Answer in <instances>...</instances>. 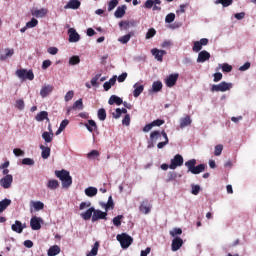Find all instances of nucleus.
<instances>
[{
	"label": "nucleus",
	"mask_w": 256,
	"mask_h": 256,
	"mask_svg": "<svg viewBox=\"0 0 256 256\" xmlns=\"http://www.w3.org/2000/svg\"><path fill=\"white\" fill-rule=\"evenodd\" d=\"M139 209L141 213H144V215H148V213L151 212V206H149L146 201L141 203Z\"/></svg>",
	"instance_id": "obj_33"
},
{
	"label": "nucleus",
	"mask_w": 256,
	"mask_h": 256,
	"mask_svg": "<svg viewBox=\"0 0 256 256\" xmlns=\"http://www.w3.org/2000/svg\"><path fill=\"white\" fill-rule=\"evenodd\" d=\"M85 127L90 133L97 131V123H95L94 120H88V123L85 124Z\"/></svg>",
	"instance_id": "obj_32"
},
{
	"label": "nucleus",
	"mask_w": 256,
	"mask_h": 256,
	"mask_svg": "<svg viewBox=\"0 0 256 256\" xmlns=\"http://www.w3.org/2000/svg\"><path fill=\"white\" fill-rule=\"evenodd\" d=\"M25 228V224L23 225L21 221L16 220L15 224L11 226L12 231L15 233H23V229Z\"/></svg>",
	"instance_id": "obj_21"
},
{
	"label": "nucleus",
	"mask_w": 256,
	"mask_h": 256,
	"mask_svg": "<svg viewBox=\"0 0 256 256\" xmlns=\"http://www.w3.org/2000/svg\"><path fill=\"white\" fill-rule=\"evenodd\" d=\"M122 125H125L126 127H129L131 125V116L129 114H126L122 120Z\"/></svg>",
	"instance_id": "obj_53"
},
{
	"label": "nucleus",
	"mask_w": 256,
	"mask_h": 256,
	"mask_svg": "<svg viewBox=\"0 0 256 256\" xmlns=\"http://www.w3.org/2000/svg\"><path fill=\"white\" fill-rule=\"evenodd\" d=\"M172 251H179L183 247V239L181 237H175L172 240Z\"/></svg>",
	"instance_id": "obj_17"
},
{
	"label": "nucleus",
	"mask_w": 256,
	"mask_h": 256,
	"mask_svg": "<svg viewBox=\"0 0 256 256\" xmlns=\"http://www.w3.org/2000/svg\"><path fill=\"white\" fill-rule=\"evenodd\" d=\"M12 184H13V175H6L5 177L0 179V185L1 187H3V189L11 188Z\"/></svg>",
	"instance_id": "obj_9"
},
{
	"label": "nucleus",
	"mask_w": 256,
	"mask_h": 256,
	"mask_svg": "<svg viewBox=\"0 0 256 256\" xmlns=\"http://www.w3.org/2000/svg\"><path fill=\"white\" fill-rule=\"evenodd\" d=\"M145 87L143 85H139V84H134V91H133V95L134 97H139V95H141L144 91Z\"/></svg>",
	"instance_id": "obj_31"
},
{
	"label": "nucleus",
	"mask_w": 256,
	"mask_h": 256,
	"mask_svg": "<svg viewBox=\"0 0 256 256\" xmlns=\"http://www.w3.org/2000/svg\"><path fill=\"white\" fill-rule=\"evenodd\" d=\"M61 253V247L54 245L48 249V256H56Z\"/></svg>",
	"instance_id": "obj_28"
},
{
	"label": "nucleus",
	"mask_w": 256,
	"mask_h": 256,
	"mask_svg": "<svg viewBox=\"0 0 256 256\" xmlns=\"http://www.w3.org/2000/svg\"><path fill=\"white\" fill-rule=\"evenodd\" d=\"M161 137H163L164 141L157 144L158 149H163L165 145H169V137L167 136V132H165V130H162V132L155 130L150 133V141H152V143H157L159 140H161Z\"/></svg>",
	"instance_id": "obj_1"
},
{
	"label": "nucleus",
	"mask_w": 256,
	"mask_h": 256,
	"mask_svg": "<svg viewBox=\"0 0 256 256\" xmlns=\"http://www.w3.org/2000/svg\"><path fill=\"white\" fill-rule=\"evenodd\" d=\"M94 211H95V208L91 207L87 211L81 213L80 215L82 219H84V221H89V219L93 217Z\"/></svg>",
	"instance_id": "obj_24"
},
{
	"label": "nucleus",
	"mask_w": 256,
	"mask_h": 256,
	"mask_svg": "<svg viewBox=\"0 0 256 256\" xmlns=\"http://www.w3.org/2000/svg\"><path fill=\"white\" fill-rule=\"evenodd\" d=\"M117 5H119V1L118 0H111L108 3V11H113V9H115V7H117Z\"/></svg>",
	"instance_id": "obj_51"
},
{
	"label": "nucleus",
	"mask_w": 256,
	"mask_h": 256,
	"mask_svg": "<svg viewBox=\"0 0 256 256\" xmlns=\"http://www.w3.org/2000/svg\"><path fill=\"white\" fill-rule=\"evenodd\" d=\"M22 165L33 166V165H35V160H33L31 158H24V159H22Z\"/></svg>",
	"instance_id": "obj_56"
},
{
	"label": "nucleus",
	"mask_w": 256,
	"mask_h": 256,
	"mask_svg": "<svg viewBox=\"0 0 256 256\" xmlns=\"http://www.w3.org/2000/svg\"><path fill=\"white\" fill-rule=\"evenodd\" d=\"M54 134L53 132L49 133L47 131L42 133V139H44L45 143H51L53 141Z\"/></svg>",
	"instance_id": "obj_35"
},
{
	"label": "nucleus",
	"mask_w": 256,
	"mask_h": 256,
	"mask_svg": "<svg viewBox=\"0 0 256 256\" xmlns=\"http://www.w3.org/2000/svg\"><path fill=\"white\" fill-rule=\"evenodd\" d=\"M16 75L19 77V79H28V81H33L35 79V74H33V70L27 71V69H18L16 71Z\"/></svg>",
	"instance_id": "obj_6"
},
{
	"label": "nucleus",
	"mask_w": 256,
	"mask_h": 256,
	"mask_svg": "<svg viewBox=\"0 0 256 256\" xmlns=\"http://www.w3.org/2000/svg\"><path fill=\"white\" fill-rule=\"evenodd\" d=\"M109 209H115V203L113 202V197L109 196L107 204H105V211H109Z\"/></svg>",
	"instance_id": "obj_40"
},
{
	"label": "nucleus",
	"mask_w": 256,
	"mask_h": 256,
	"mask_svg": "<svg viewBox=\"0 0 256 256\" xmlns=\"http://www.w3.org/2000/svg\"><path fill=\"white\" fill-rule=\"evenodd\" d=\"M197 165V160L191 159L185 162V167L188 169V173H192V175H199V173H203L205 171V164Z\"/></svg>",
	"instance_id": "obj_3"
},
{
	"label": "nucleus",
	"mask_w": 256,
	"mask_h": 256,
	"mask_svg": "<svg viewBox=\"0 0 256 256\" xmlns=\"http://www.w3.org/2000/svg\"><path fill=\"white\" fill-rule=\"evenodd\" d=\"M81 63V58L75 55L69 58V65H79Z\"/></svg>",
	"instance_id": "obj_43"
},
{
	"label": "nucleus",
	"mask_w": 256,
	"mask_h": 256,
	"mask_svg": "<svg viewBox=\"0 0 256 256\" xmlns=\"http://www.w3.org/2000/svg\"><path fill=\"white\" fill-rule=\"evenodd\" d=\"M201 49H203V46L201 45V43L199 41H195L192 47V50L194 51V53H199Z\"/></svg>",
	"instance_id": "obj_48"
},
{
	"label": "nucleus",
	"mask_w": 256,
	"mask_h": 256,
	"mask_svg": "<svg viewBox=\"0 0 256 256\" xmlns=\"http://www.w3.org/2000/svg\"><path fill=\"white\" fill-rule=\"evenodd\" d=\"M133 35H135V32H130V33L120 37L118 39V41L120 43H122V45H126V43H129V41H131V37H133Z\"/></svg>",
	"instance_id": "obj_29"
},
{
	"label": "nucleus",
	"mask_w": 256,
	"mask_h": 256,
	"mask_svg": "<svg viewBox=\"0 0 256 256\" xmlns=\"http://www.w3.org/2000/svg\"><path fill=\"white\" fill-rule=\"evenodd\" d=\"M214 79V83H219V81H221V79H223V74L221 72H217V73H214L213 75Z\"/></svg>",
	"instance_id": "obj_61"
},
{
	"label": "nucleus",
	"mask_w": 256,
	"mask_h": 256,
	"mask_svg": "<svg viewBox=\"0 0 256 256\" xmlns=\"http://www.w3.org/2000/svg\"><path fill=\"white\" fill-rule=\"evenodd\" d=\"M161 89H163V83L161 81L153 82L152 91H154V93H159Z\"/></svg>",
	"instance_id": "obj_37"
},
{
	"label": "nucleus",
	"mask_w": 256,
	"mask_h": 256,
	"mask_svg": "<svg viewBox=\"0 0 256 256\" xmlns=\"http://www.w3.org/2000/svg\"><path fill=\"white\" fill-rule=\"evenodd\" d=\"M221 153H223V145L222 144H218V145L215 146L214 155L216 157H219V155H221Z\"/></svg>",
	"instance_id": "obj_49"
},
{
	"label": "nucleus",
	"mask_w": 256,
	"mask_h": 256,
	"mask_svg": "<svg viewBox=\"0 0 256 256\" xmlns=\"http://www.w3.org/2000/svg\"><path fill=\"white\" fill-rule=\"evenodd\" d=\"M119 27L124 29V31H127V29H129V21H121Z\"/></svg>",
	"instance_id": "obj_63"
},
{
	"label": "nucleus",
	"mask_w": 256,
	"mask_h": 256,
	"mask_svg": "<svg viewBox=\"0 0 256 256\" xmlns=\"http://www.w3.org/2000/svg\"><path fill=\"white\" fill-rule=\"evenodd\" d=\"M100 153L98 150H92L87 154L88 159H97L99 157Z\"/></svg>",
	"instance_id": "obj_47"
},
{
	"label": "nucleus",
	"mask_w": 256,
	"mask_h": 256,
	"mask_svg": "<svg viewBox=\"0 0 256 256\" xmlns=\"http://www.w3.org/2000/svg\"><path fill=\"white\" fill-rule=\"evenodd\" d=\"M9 205H11V199L6 198L0 201V213H3V211L9 207Z\"/></svg>",
	"instance_id": "obj_34"
},
{
	"label": "nucleus",
	"mask_w": 256,
	"mask_h": 256,
	"mask_svg": "<svg viewBox=\"0 0 256 256\" xmlns=\"http://www.w3.org/2000/svg\"><path fill=\"white\" fill-rule=\"evenodd\" d=\"M98 119L100 121H105L107 119V111H105V108H100L98 110Z\"/></svg>",
	"instance_id": "obj_39"
},
{
	"label": "nucleus",
	"mask_w": 256,
	"mask_h": 256,
	"mask_svg": "<svg viewBox=\"0 0 256 256\" xmlns=\"http://www.w3.org/2000/svg\"><path fill=\"white\" fill-rule=\"evenodd\" d=\"M191 123H192L191 116L187 115L186 117L181 118L180 128L185 129V127H189V125H191Z\"/></svg>",
	"instance_id": "obj_27"
},
{
	"label": "nucleus",
	"mask_w": 256,
	"mask_h": 256,
	"mask_svg": "<svg viewBox=\"0 0 256 256\" xmlns=\"http://www.w3.org/2000/svg\"><path fill=\"white\" fill-rule=\"evenodd\" d=\"M55 176L62 181L63 189H69L73 185V178L67 170H56Z\"/></svg>",
	"instance_id": "obj_2"
},
{
	"label": "nucleus",
	"mask_w": 256,
	"mask_h": 256,
	"mask_svg": "<svg viewBox=\"0 0 256 256\" xmlns=\"http://www.w3.org/2000/svg\"><path fill=\"white\" fill-rule=\"evenodd\" d=\"M81 7V2L79 0H70L65 6L64 9H79Z\"/></svg>",
	"instance_id": "obj_20"
},
{
	"label": "nucleus",
	"mask_w": 256,
	"mask_h": 256,
	"mask_svg": "<svg viewBox=\"0 0 256 256\" xmlns=\"http://www.w3.org/2000/svg\"><path fill=\"white\" fill-rule=\"evenodd\" d=\"M37 25H39V21L35 18H32L31 21L26 23L28 29H33V27H37Z\"/></svg>",
	"instance_id": "obj_45"
},
{
	"label": "nucleus",
	"mask_w": 256,
	"mask_h": 256,
	"mask_svg": "<svg viewBox=\"0 0 256 256\" xmlns=\"http://www.w3.org/2000/svg\"><path fill=\"white\" fill-rule=\"evenodd\" d=\"M199 191H201V186L192 185V190H191L192 195H199Z\"/></svg>",
	"instance_id": "obj_62"
},
{
	"label": "nucleus",
	"mask_w": 256,
	"mask_h": 256,
	"mask_svg": "<svg viewBox=\"0 0 256 256\" xmlns=\"http://www.w3.org/2000/svg\"><path fill=\"white\" fill-rule=\"evenodd\" d=\"M85 195H87V197H95V195H97V188L91 186L86 188Z\"/></svg>",
	"instance_id": "obj_36"
},
{
	"label": "nucleus",
	"mask_w": 256,
	"mask_h": 256,
	"mask_svg": "<svg viewBox=\"0 0 256 256\" xmlns=\"http://www.w3.org/2000/svg\"><path fill=\"white\" fill-rule=\"evenodd\" d=\"M41 223H43V219L34 216L30 220V227L33 231H39L41 229Z\"/></svg>",
	"instance_id": "obj_11"
},
{
	"label": "nucleus",
	"mask_w": 256,
	"mask_h": 256,
	"mask_svg": "<svg viewBox=\"0 0 256 256\" xmlns=\"http://www.w3.org/2000/svg\"><path fill=\"white\" fill-rule=\"evenodd\" d=\"M99 219L107 220V212L95 210L94 208V214H92V223H95V221H99Z\"/></svg>",
	"instance_id": "obj_13"
},
{
	"label": "nucleus",
	"mask_w": 256,
	"mask_h": 256,
	"mask_svg": "<svg viewBox=\"0 0 256 256\" xmlns=\"http://www.w3.org/2000/svg\"><path fill=\"white\" fill-rule=\"evenodd\" d=\"M35 119L39 122L45 121V119L49 121V113L47 111H41L35 116Z\"/></svg>",
	"instance_id": "obj_30"
},
{
	"label": "nucleus",
	"mask_w": 256,
	"mask_h": 256,
	"mask_svg": "<svg viewBox=\"0 0 256 256\" xmlns=\"http://www.w3.org/2000/svg\"><path fill=\"white\" fill-rule=\"evenodd\" d=\"M67 125H69V120H63L61 123H60V126L58 128V130L56 131V135H59L61 132L64 131L65 127H67Z\"/></svg>",
	"instance_id": "obj_42"
},
{
	"label": "nucleus",
	"mask_w": 256,
	"mask_h": 256,
	"mask_svg": "<svg viewBox=\"0 0 256 256\" xmlns=\"http://www.w3.org/2000/svg\"><path fill=\"white\" fill-rule=\"evenodd\" d=\"M126 11L127 5L118 6L114 13V16L116 17V19H122V17H125Z\"/></svg>",
	"instance_id": "obj_18"
},
{
	"label": "nucleus",
	"mask_w": 256,
	"mask_h": 256,
	"mask_svg": "<svg viewBox=\"0 0 256 256\" xmlns=\"http://www.w3.org/2000/svg\"><path fill=\"white\" fill-rule=\"evenodd\" d=\"M109 105H123V99L117 95H112L108 100Z\"/></svg>",
	"instance_id": "obj_23"
},
{
	"label": "nucleus",
	"mask_w": 256,
	"mask_h": 256,
	"mask_svg": "<svg viewBox=\"0 0 256 256\" xmlns=\"http://www.w3.org/2000/svg\"><path fill=\"white\" fill-rule=\"evenodd\" d=\"M216 5H222V7H229L230 5H233V0H216Z\"/></svg>",
	"instance_id": "obj_41"
},
{
	"label": "nucleus",
	"mask_w": 256,
	"mask_h": 256,
	"mask_svg": "<svg viewBox=\"0 0 256 256\" xmlns=\"http://www.w3.org/2000/svg\"><path fill=\"white\" fill-rule=\"evenodd\" d=\"M155 35H157V31L154 28H150L146 33V39H152Z\"/></svg>",
	"instance_id": "obj_55"
},
{
	"label": "nucleus",
	"mask_w": 256,
	"mask_h": 256,
	"mask_svg": "<svg viewBox=\"0 0 256 256\" xmlns=\"http://www.w3.org/2000/svg\"><path fill=\"white\" fill-rule=\"evenodd\" d=\"M151 123H152V127H161V125L165 124V120L157 119L152 121Z\"/></svg>",
	"instance_id": "obj_59"
},
{
	"label": "nucleus",
	"mask_w": 256,
	"mask_h": 256,
	"mask_svg": "<svg viewBox=\"0 0 256 256\" xmlns=\"http://www.w3.org/2000/svg\"><path fill=\"white\" fill-rule=\"evenodd\" d=\"M4 53L5 55L0 54V61H7L9 57H13V55H15V50L13 48H6Z\"/></svg>",
	"instance_id": "obj_19"
},
{
	"label": "nucleus",
	"mask_w": 256,
	"mask_h": 256,
	"mask_svg": "<svg viewBox=\"0 0 256 256\" xmlns=\"http://www.w3.org/2000/svg\"><path fill=\"white\" fill-rule=\"evenodd\" d=\"M68 35L69 43H77L81 39V36L79 35V33H77V30H75V28H70L68 30Z\"/></svg>",
	"instance_id": "obj_12"
},
{
	"label": "nucleus",
	"mask_w": 256,
	"mask_h": 256,
	"mask_svg": "<svg viewBox=\"0 0 256 256\" xmlns=\"http://www.w3.org/2000/svg\"><path fill=\"white\" fill-rule=\"evenodd\" d=\"M178 80H179V73L170 74L165 80L166 86L175 87V85H177Z\"/></svg>",
	"instance_id": "obj_10"
},
{
	"label": "nucleus",
	"mask_w": 256,
	"mask_h": 256,
	"mask_svg": "<svg viewBox=\"0 0 256 256\" xmlns=\"http://www.w3.org/2000/svg\"><path fill=\"white\" fill-rule=\"evenodd\" d=\"M117 241H119L123 249H129L133 244V237L129 236L127 233L118 234L116 236Z\"/></svg>",
	"instance_id": "obj_4"
},
{
	"label": "nucleus",
	"mask_w": 256,
	"mask_h": 256,
	"mask_svg": "<svg viewBox=\"0 0 256 256\" xmlns=\"http://www.w3.org/2000/svg\"><path fill=\"white\" fill-rule=\"evenodd\" d=\"M47 13H48L47 8H41V9L34 8L31 10V15H33V17H37L38 19L45 17Z\"/></svg>",
	"instance_id": "obj_15"
},
{
	"label": "nucleus",
	"mask_w": 256,
	"mask_h": 256,
	"mask_svg": "<svg viewBox=\"0 0 256 256\" xmlns=\"http://www.w3.org/2000/svg\"><path fill=\"white\" fill-rule=\"evenodd\" d=\"M47 52L50 54V55H57V53H59V49L57 47H49L47 49Z\"/></svg>",
	"instance_id": "obj_64"
},
{
	"label": "nucleus",
	"mask_w": 256,
	"mask_h": 256,
	"mask_svg": "<svg viewBox=\"0 0 256 256\" xmlns=\"http://www.w3.org/2000/svg\"><path fill=\"white\" fill-rule=\"evenodd\" d=\"M233 87V84L231 83H227L225 81L219 83V84H213L211 87V92L212 93H225V91H229L231 90V88Z\"/></svg>",
	"instance_id": "obj_5"
},
{
	"label": "nucleus",
	"mask_w": 256,
	"mask_h": 256,
	"mask_svg": "<svg viewBox=\"0 0 256 256\" xmlns=\"http://www.w3.org/2000/svg\"><path fill=\"white\" fill-rule=\"evenodd\" d=\"M52 91H53V86L52 85H44L42 87V89L40 90V95H41V97L45 98Z\"/></svg>",
	"instance_id": "obj_26"
},
{
	"label": "nucleus",
	"mask_w": 256,
	"mask_h": 256,
	"mask_svg": "<svg viewBox=\"0 0 256 256\" xmlns=\"http://www.w3.org/2000/svg\"><path fill=\"white\" fill-rule=\"evenodd\" d=\"M211 59V54L207 50H203L198 54L197 63H205Z\"/></svg>",
	"instance_id": "obj_16"
},
{
	"label": "nucleus",
	"mask_w": 256,
	"mask_h": 256,
	"mask_svg": "<svg viewBox=\"0 0 256 256\" xmlns=\"http://www.w3.org/2000/svg\"><path fill=\"white\" fill-rule=\"evenodd\" d=\"M16 108L19 109V111H23L25 109V101L23 100H17L16 101Z\"/></svg>",
	"instance_id": "obj_58"
},
{
	"label": "nucleus",
	"mask_w": 256,
	"mask_h": 256,
	"mask_svg": "<svg viewBox=\"0 0 256 256\" xmlns=\"http://www.w3.org/2000/svg\"><path fill=\"white\" fill-rule=\"evenodd\" d=\"M161 0H147L144 4L145 9H153V11H161Z\"/></svg>",
	"instance_id": "obj_7"
},
{
	"label": "nucleus",
	"mask_w": 256,
	"mask_h": 256,
	"mask_svg": "<svg viewBox=\"0 0 256 256\" xmlns=\"http://www.w3.org/2000/svg\"><path fill=\"white\" fill-rule=\"evenodd\" d=\"M175 21V13H169L165 18V23H173Z\"/></svg>",
	"instance_id": "obj_57"
},
{
	"label": "nucleus",
	"mask_w": 256,
	"mask_h": 256,
	"mask_svg": "<svg viewBox=\"0 0 256 256\" xmlns=\"http://www.w3.org/2000/svg\"><path fill=\"white\" fill-rule=\"evenodd\" d=\"M99 253V242H95L91 251L86 256H97Z\"/></svg>",
	"instance_id": "obj_38"
},
{
	"label": "nucleus",
	"mask_w": 256,
	"mask_h": 256,
	"mask_svg": "<svg viewBox=\"0 0 256 256\" xmlns=\"http://www.w3.org/2000/svg\"><path fill=\"white\" fill-rule=\"evenodd\" d=\"M46 187L51 191H55V189H59V181L55 179L48 180Z\"/></svg>",
	"instance_id": "obj_25"
},
{
	"label": "nucleus",
	"mask_w": 256,
	"mask_h": 256,
	"mask_svg": "<svg viewBox=\"0 0 256 256\" xmlns=\"http://www.w3.org/2000/svg\"><path fill=\"white\" fill-rule=\"evenodd\" d=\"M123 219V215H118L113 218L112 223L115 227H121V221Z\"/></svg>",
	"instance_id": "obj_46"
},
{
	"label": "nucleus",
	"mask_w": 256,
	"mask_h": 256,
	"mask_svg": "<svg viewBox=\"0 0 256 256\" xmlns=\"http://www.w3.org/2000/svg\"><path fill=\"white\" fill-rule=\"evenodd\" d=\"M183 156L180 154H177L174 156V158L171 160V163L169 165V169H176L177 167L183 166Z\"/></svg>",
	"instance_id": "obj_8"
},
{
	"label": "nucleus",
	"mask_w": 256,
	"mask_h": 256,
	"mask_svg": "<svg viewBox=\"0 0 256 256\" xmlns=\"http://www.w3.org/2000/svg\"><path fill=\"white\" fill-rule=\"evenodd\" d=\"M152 55L157 59L160 63H163V56L167 55V51L159 50L157 48H153L151 50Z\"/></svg>",
	"instance_id": "obj_14"
},
{
	"label": "nucleus",
	"mask_w": 256,
	"mask_h": 256,
	"mask_svg": "<svg viewBox=\"0 0 256 256\" xmlns=\"http://www.w3.org/2000/svg\"><path fill=\"white\" fill-rule=\"evenodd\" d=\"M222 71H223V73H231V71H233V66H231L227 63H224V64H222Z\"/></svg>",
	"instance_id": "obj_52"
},
{
	"label": "nucleus",
	"mask_w": 256,
	"mask_h": 256,
	"mask_svg": "<svg viewBox=\"0 0 256 256\" xmlns=\"http://www.w3.org/2000/svg\"><path fill=\"white\" fill-rule=\"evenodd\" d=\"M74 95H75V92H73V90L68 91L64 97L65 101L66 102L71 101V99H73Z\"/></svg>",
	"instance_id": "obj_60"
},
{
	"label": "nucleus",
	"mask_w": 256,
	"mask_h": 256,
	"mask_svg": "<svg viewBox=\"0 0 256 256\" xmlns=\"http://www.w3.org/2000/svg\"><path fill=\"white\" fill-rule=\"evenodd\" d=\"M40 149H41V157L42 159H49V157H51V148L44 146V145H40Z\"/></svg>",
	"instance_id": "obj_22"
},
{
	"label": "nucleus",
	"mask_w": 256,
	"mask_h": 256,
	"mask_svg": "<svg viewBox=\"0 0 256 256\" xmlns=\"http://www.w3.org/2000/svg\"><path fill=\"white\" fill-rule=\"evenodd\" d=\"M183 230L181 228H174L173 230L170 231L171 237H177V235H182Z\"/></svg>",
	"instance_id": "obj_50"
},
{
	"label": "nucleus",
	"mask_w": 256,
	"mask_h": 256,
	"mask_svg": "<svg viewBox=\"0 0 256 256\" xmlns=\"http://www.w3.org/2000/svg\"><path fill=\"white\" fill-rule=\"evenodd\" d=\"M33 207L35 211H41L45 209V204H43V202L41 201H36V202H33Z\"/></svg>",
	"instance_id": "obj_44"
},
{
	"label": "nucleus",
	"mask_w": 256,
	"mask_h": 256,
	"mask_svg": "<svg viewBox=\"0 0 256 256\" xmlns=\"http://www.w3.org/2000/svg\"><path fill=\"white\" fill-rule=\"evenodd\" d=\"M72 109H80L83 110V99L77 100L74 104Z\"/></svg>",
	"instance_id": "obj_54"
}]
</instances>
